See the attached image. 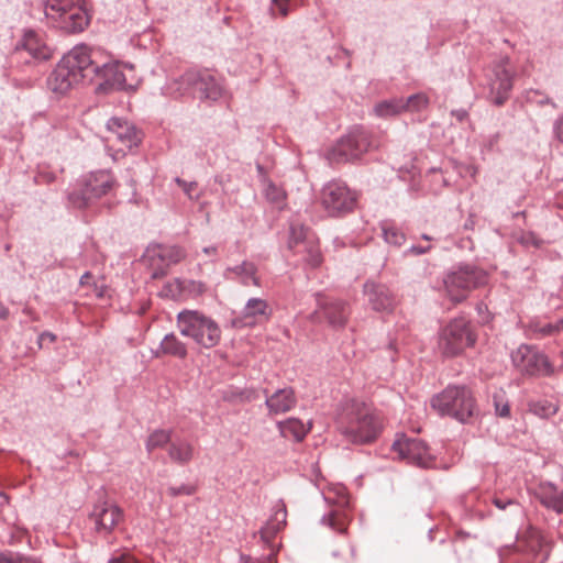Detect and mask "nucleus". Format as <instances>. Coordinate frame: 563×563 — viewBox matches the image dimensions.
I'll use <instances>...</instances> for the list:
<instances>
[{
	"label": "nucleus",
	"mask_w": 563,
	"mask_h": 563,
	"mask_svg": "<svg viewBox=\"0 0 563 563\" xmlns=\"http://www.w3.org/2000/svg\"><path fill=\"white\" fill-rule=\"evenodd\" d=\"M179 334L191 340L199 349L210 350L222 339L220 324L209 314L197 309H183L176 316Z\"/></svg>",
	"instance_id": "obj_2"
},
{
	"label": "nucleus",
	"mask_w": 563,
	"mask_h": 563,
	"mask_svg": "<svg viewBox=\"0 0 563 563\" xmlns=\"http://www.w3.org/2000/svg\"><path fill=\"white\" fill-rule=\"evenodd\" d=\"M511 362L523 375L550 376L553 374L548 356L527 344H521L511 353Z\"/></svg>",
	"instance_id": "obj_10"
},
{
	"label": "nucleus",
	"mask_w": 563,
	"mask_h": 563,
	"mask_svg": "<svg viewBox=\"0 0 563 563\" xmlns=\"http://www.w3.org/2000/svg\"><path fill=\"white\" fill-rule=\"evenodd\" d=\"M114 185V178L108 170L91 172L80 180V190L69 194L68 199L76 208H85L92 200L108 194Z\"/></svg>",
	"instance_id": "obj_7"
},
{
	"label": "nucleus",
	"mask_w": 563,
	"mask_h": 563,
	"mask_svg": "<svg viewBox=\"0 0 563 563\" xmlns=\"http://www.w3.org/2000/svg\"><path fill=\"white\" fill-rule=\"evenodd\" d=\"M350 312V307L345 301L318 294L317 308L310 314V320L312 322L325 320L330 327L341 329L345 327Z\"/></svg>",
	"instance_id": "obj_11"
},
{
	"label": "nucleus",
	"mask_w": 563,
	"mask_h": 563,
	"mask_svg": "<svg viewBox=\"0 0 563 563\" xmlns=\"http://www.w3.org/2000/svg\"><path fill=\"white\" fill-rule=\"evenodd\" d=\"M393 449L401 459L411 464L426 467L431 462L430 450L420 439L402 437L394 442Z\"/></svg>",
	"instance_id": "obj_16"
},
{
	"label": "nucleus",
	"mask_w": 563,
	"mask_h": 563,
	"mask_svg": "<svg viewBox=\"0 0 563 563\" xmlns=\"http://www.w3.org/2000/svg\"><path fill=\"white\" fill-rule=\"evenodd\" d=\"M493 504L500 510H505L508 506L514 505V499L494 497Z\"/></svg>",
	"instance_id": "obj_51"
},
{
	"label": "nucleus",
	"mask_w": 563,
	"mask_h": 563,
	"mask_svg": "<svg viewBox=\"0 0 563 563\" xmlns=\"http://www.w3.org/2000/svg\"><path fill=\"white\" fill-rule=\"evenodd\" d=\"M405 111L404 98H394L378 102L374 107V112L379 118L397 115Z\"/></svg>",
	"instance_id": "obj_33"
},
{
	"label": "nucleus",
	"mask_w": 563,
	"mask_h": 563,
	"mask_svg": "<svg viewBox=\"0 0 563 563\" xmlns=\"http://www.w3.org/2000/svg\"><path fill=\"white\" fill-rule=\"evenodd\" d=\"M46 340H47L49 343H53V342H55V340H56V335H55L54 333H52V332H47V331H45V332L41 333V334L38 335V340H37L40 347H43V344H44V342H45Z\"/></svg>",
	"instance_id": "obj_53"
},
{
	"label": "nucleus",
	"mask_w": 563,
	"mask_h": 563,
	"mask_svg": "<svg viewBox=\"0 0 563 563\" xmlns=\"http://www.w3.org/2000/svg\"><path fill=\"white\" fill-rule=\"evenodd\" d=\"M88 23V14L81 5H69L66 14L57 27L68 33H77L84 31Z\"/></svg>",
	"instance_id": "obj_25"
},
{
	"label": "nucleus",
	"mask_w": 563,
	"mask_h": 563,
	"mask_svg": "<svg viewBox=\"0 0 563 563\" xmlns=\"http://www.w3.org/2000/svg\"><path fill=\"white\" fill-rule=\"evenodd\" d=\"M297 404L295 391L291 387L277 389L272 395H266L265 405L269 415H282L291 410Z\"/></svg>",
	"instance_id": "obj_22"
},
{
	"label": "nucleus",
	"mask_w": 563,
	"mask_h": 563,
	"mask_svg": "<svg viewBox=\"0 0 563 563\" xmlns=\"http://www.w3.org/2000/svg\"><path fill=\"white\" fill-rule=\"evenodd\" d=\"M172 431L164 429L154 430L147 438L145 448L147 452H152L156 449L164 448L167 443L170 442Z\"/></svg>",
	"instance_id": "obj_38"
},
{
	"label": "nucleus",
	"mask_w": 563,
	"mask_h": 563,
	"mask_svg": "<svg viewBox=\"0 0 563 563\" xmlns=\"http://www.w3.org/2000/svg\"><path fill=\"white\" fill-rule=\"evenodd\" d=\"M262 187L263 195L269 203L275 205L279 210L286 207L287 192L282 186L276 185L267 176H264Z\"/></svg>",
	"instance_id": "obj_30"
},
{
	"label": "nucleus",
	"mask_w": 563,
	"mask_h": 563,
	"mask_svg": "<svg viewBox=\"0 0 563 563\" xmlns=\"http://www.w3.org/2000/svg\"><path fill=\"white\" fill-rule=\"evenodd\" d=\"M526 537L532 550L542 549L544 538L537 528L530 526L526 531Z\"/></svg>",
	"instance_id": "obj_46"
},
{
	"label": "nucleus",
	"mask_w": 563,
	"mask_h": 563,
	"mask_svg": "<svg viewBox=\"0 0 563 563\" xmlns=\"http://www.w3.org/2000/svg\"><path fill=\"white\" fill-rule=\"evenodd\" d=\"M514 71L509 67V58L501 57L494 63L488 75L490 95L496 106H501L507 100L512 89Z\"/></svg>",
	"instance_id": "obj_14"
},
{
	"label": "nucleus",
	"mask_w": 563,
	"mask_h": 563,
	"mask_svg": "<svg viewBox=\"0 0 563 563\" xmlns=\"http://www.w3.org/2000/svg\"><path fill=\"white\" fill-rule=\"evenodd\" d=\"M428 104L429 98L423 92H419L404 99L405 111L419 112L424 110Z\"/></svg>",
	"instance_id": "obj_43"
},
{
	"label": "nucleus",
	"mask_w": 563,
	"mask_h": 563,
	"mask_svg": "<svg viewBox=\"0 0 563 563\" xmlns=\"http://www.w3.org/2000/svg\"><path fill=\"white\" fill-rule=\"evenodd\" d=\"M528 409L540 418H549L558 412V406L549 400L530 401Z\"/></svg>",
	"instance_id": "obj_40"
},
{
	"label": "nucleus",
	"mask_w": 563,
	"mask_h": 563,
	"mask_svg": "<svg viewBox=\"0 0 563 563\" xmlns=\"http://www.w3.org/2000/svg\"><path fill=\"white\" fill-rule=\"evenodd\" d=\"M487 283L485 271L473 265H460L446 272L443 285L448 297L453 302L465 300L468 294Z\"/></svg>",
	"instance_id": "obj_4"
},
{
	"label": "nucleus",
	"mask_w": 563,
	"mask_h": 563,
	"mask_svg": "<svg viewBox=\"0 0 563 563\" xmlns=\"http://www.w3.org/2000/svg\"><path fill=\"white\" fill-rule=\"evenodd\" d=\"M185 74H183L179 78H175L167 82L166 91L170 96H184L186 93L195 92V86H187L186 80H184Z\"/></svg>",
	"instance_id": "obj_42"
},
{
	"label": "nucleus",
	"mask_w": 563,
	"mask_h": 563,
	"mask_svg": "<svg viewBox=\"0 0 563 563\" xmlns=\"http://www.w3.org/2000/svg\"><path fill=\"white\" fill-rule=\"evenodd\" d=\"M561 331H563V318L556 322L531 320L527 325V335L534 340L553 336L559 334Z\"/></svg>",
	"instance_id": "obj_26"
},
{
	"label": "nucleus",
	"mask_w": 563,
	"mask_h": 563,
	"mask_svg": "<svg viewBox=\"0 0 563 563\" xmlns=\"http://www.w3.org/2000/svg\"><path fill=\"white\" fill-rule=\"evenodd\" d=\"M274 3L277 5L278 12L282 16H286L288 14V12H289L288 1L277 0V2H274Z\"/></svg>",
	"instance_id": "obj_55"
},
{
	"label": "nucleus",
	"mask_w": 563,
	"mask_h": 563,
	"mask_svg": "<svg viewBox=\"0 0 563 563\" xmlns=\"http://www.w3.org/2000/svg\"><path fill=\"white\" fill-rule=\"evenodd\" d=\"M540 503L558 514H563V492L551 483L541 484L538 492Z\"/></svg>",
	"instance_id": "obj_27"
},
{
	"label": "nucleus",
	"mask_w": 563,
	"mask_h": 563,
	"mask_svg": "<svg viewBox=\"0 0 563 563\" xmlns=\"http://www.w3.org/2000/svg\"><path fill=\"white\" fill-rule=\"evenodd\" d=\"M553 136L558 142L563 144V113L553 122Z\"/></svg>",
	"instance_id": "obj_48"
},
{
	"label": "nucleus",
	"mask_w": 563,
	"mask_h": 563,
	"mask_svg": "<svg viewBox=\"0 0 563 563\" xmlns=\"http://www.w3.org/2000/svg\"><path fill=\"white\" fill-rule=\"evenodd\" d=\"M107 65L111 67V69H107V71H99V77L103 78L108 84L115 86L118 88H123L125 85V77L123 73L119 69V65L117 63H111L109 56H107Z\"/></svg>",
	"instance_id": "obj_36"
},
{
	"label": "nucleus",
	"mask_w": 563,
	"mask_h": 563,
	"mask_svg": "<svg viewBox=\"0 0 563 563\" xmlns=\"http://www.w3.org/2000/svg\"><path fill=\"white\" fill-rule=\"evenodd\" d=\"M493 405L495 408V413L501 418L510 417V406L509 401L506 397V393L504 390H498L493 395Z\"/></svg>",
	"instance_id": "obj_44"
},
{
	"label": "nucleus",
	"mask_w": 563,
	"mask_h": 563,
	"mask_svg": "<svg viewBox=\"0 0 563 563\" xmlns=\"http://www.w3.org/2000/svg\"><path fill=\"white\" fill-rule=\"evenodd\" d=\"M431 408L441 417L467 422L475 413L476 401L472 390L464 385H449L432 396Z\"/></svg>",
	"instance_id": "obj_3"
},
{
	"label": "nucleus",
	"mask_w": 563,
	"mask_h": 563,
	"mask_svg": "<svg viewBox=\"0 0 563 563\" xmlns=\"http://www.w3.org/2000/svg\"><path fill=\"white\" fill-rule=\"evenodd\" d=\"M91 279H92L91 273L86 272L85 274L81 275L79 283L81 286H86V285L90 284Z\"/></svg>",
	"instance_id": "obj_57"
},
{
	"label": "nucleus",
	"mask_w": 563,
	"mask_h": 563,
	"mask_svg": "<svg viewBox=\"0 0 563 563\" xmlns=\"http://www.w3.org/2000/svg\"><path fill=\"white\" fill-rule=\"evenodd\" d=\"M340 433L351 443L373 442L382 430L378 416L363 401L349 398L341 402L338 413Z\"/></svg>",
	"instance_id": "obj_1"
},
{
	"label": "nucleus",
	"mask_w": 563,
	"mask_h": 563,
	"mask_svg": "<svg viewBox=\"0 0 563 563\" xmlns=\"http://www.w3.org/2000/svg\"><path fill=\"white\" fill-rule=\"evenodd\" d=\"M451 115L454 117L457 121L462 122L467 118L468 113L464 109H457V110H452Z\"/></svg>",
	"instance_id": "obj_56"
},
{
	"label": "nucleus",
	"mask_w": 563,
	"mask_h": 563,
	"mask_svg": "<svg viewBox=\"0 0 563 563\" xmlns=\"http://www.w3.org/2000/svg\"><path fill=\"white\" fill-rule=\"evenodd\" d=\"M421 239L424 240V241H428V242L432 240V238L430 235H428V234H422Z\"/></svg>",
	"instance_id": "obj_63"
},
{
	"label": "nucleus",
	"mask_w": 563,
	"mask_h": 563,
	"mask_svg": "<svg viewBox=\"0 0 563 563\" xmlns=\"http://www.w3.org/2000/svg\"><path fill=\"white\" fill-rule=\"evenodd\" d=\"M251 563H275L274 555L269 554V555L265 556L264 559L252 561Z\"/></svg>",
	"instance_id": "obj_58"
},
{
	"label": "nucleus",
	"mask_w": 563,
	"mask_h": 563,
	"mask_svg": "<svg viewBox=\"0 0 563 563\" xmlns=\"http://www.w3.org/2000/svg\"><path fill=\"white\" fill-rule=\"evenodd\" d=\"M22 48L37 60H46L51 58L52 55L51 49L33 31H29L24 34Z\"/></svg>",
	"instance_id": "obj_29"
},
{
	"label": "nucleus",
	"mask_w": 563,
	"mask_h": 563,
	"mask_svg": "<svg viewBox=\"0 0 563 563\" xmlns=\"http://www.w3.org/2000/svg\"><path fill=\"white\" fill-rule=\"evenodd\" d=\"M278 429L284 437H292L296 441H301L309 431L305 423L296 418L278 422Z\"/></svg>",
	"instance_id": "obj_31"
},
{
	"label": "nucleus",
	"mask_w": 563,
	"mask_h": 563,
	"mask_svg": "<svg viewBox=\"0 0 563 563\" xmlns=\"http://www.w3.org/2000/svg\"><path fill=\"white\" fill-rule=\"evenodd\" d=\"M186 257V251L178 245L152 244L143 261L152 269V278L157 279L166 275L167 269Z\"/></svg>",
	"instance_id": "obj_8"
},
{
	"label": "nucleus",
	"mask_w": 563,
	"mask_h": 563,
	"mask_svg": "<svg viewBox=\"0 0 563 563\" xmlns=\"http://www.w3.org/2000/svg\"><path fill=\"white\" fill-rule=\"evenodd\" d=\"M299 254H302L303 260L311 267H317L321 264L322 256L316 240H308Z\"/></svg>",
	"instance_id": "obj_37"
},
{
	"label": "nucleus",
	"mask_w": 563,
	"mask_h": 563,
	"mask_svg": "<svg viewBox=\"0 0 563 563\" xmlns=\"http://www.w3.org/2000/svg\"><path fill=\"white\" fill-rule=\"evenodd\" d=\"M363 291L373 310L380 312H389L393 310L395 299L385 285L367 282L364 284Z\"/></svg>",
	"instance_id": "obj_19"
},
{
	"label": "nucleus",
	"mask_w": 563,
	"mask_h": 563,
	"mask_svg": "<svg viewBox=\"0 0 563 563\" xmlns=\"http://www.w3.org/2000/svg\"><path fill=\"white\" fill-rule=\"evenodd\" d=\"M68 8L69 4L65 0H47L44 4V14L55 26H58Z\"/></svg>",
	"instance_id": "obj_32"
},
{
	"label": "nucleus",
	"mask_w": 563,
	"mask_h": 563,
	"mask_svg": "<svg viewBox=\"0 0 563 563\" xmlns=\"http://www.w3.org/2000/svg\"><path fill=\"white\" fill-rule=\"evenodd\" d=\"M256 169H257V173H258V176H260V180L262 181L263 177L267 176L266 173H265V169L260 164L256 166Z\"/></svg>",
	"instance_id": "obj_60"
},
{
	"label": "nucleus",
	"mask_w": 563,
	"mask_h": 563,
	"mask_svg": "<svg viewBox=\"0 0 563 563\" xmlns=\"http://www.w3.org/2000/svg\"><path fill=\"white\" fill-rule=\"evenodd\" d=\"M202 253L210 257L211 261H217L218 260V255H219V251H218V246L216 245H210V246H206L202 249Z\"/></svg>",
	"instance_id": "obj_52"
},
{
	"label": "nucleus",
	"mask_w": 563,
	"mask_h": 563,
	"mask_svg": "<svg viewBox=\"0 0 563 563\" xmlns=\"http://www.w3.org/2000/svg\"><path fill=\"white\" fill-rule=\"evenodd\" d=\"M539 103H540V104H548V103H550V104H552L553 107H555V104H554V103L551 101V99H550V98H548V97H547V98H544V99H542V100H540V101H539Z\"/></svg>",
	"instance_id": "obj_61"
},
{
	"label": "nucleus",
	"mask_w": 563,
	"mask_h": 563,
	"mask_svg": "<svg viewBox=\"0 0 563 563\" xmlns=\"http://www.w3.org/2000/svg\"><path fill=\"white\" fill-rule=\"evenodd\" d=\"M431 250V245L428 244V245H412L410 246L407 251H406V254L408 255H422V254H426L427 252H429Z\"/></svg>",
	"instance_id": "obj_50"
},
{
	"label": "nucleus",
	"mask_w": 563,
	"mask_h": 563,
	"mask_svg": "<svg viewBox=\"0 0 563 563\" xmlns=\"http://www.w3.org/2000/svg\"><path fill=\"white\" fill-rule=\"evenodd\" d=\"M176 285H177V288L183 291V292H186L192 297H198L200 295H202L206 290H207V286L205 283L200 282V280H194V279H184V280H179V279H176Z\"/></svg>",
	"instance_id": "obj_41"
},
{
	"label": "nucleus",
	"mask_w": 563,
	"mask_h": 563,
	"mask_svg": "<svg viewBox=\"0 0 563 563\" xmlns=\"http://www.w3.org/2000/svg\"><path fill=\"white\" fill-rule=\"evenodd\" d=\"M84 81L62 58L47 78V87L57 95H65Z\"/></svg>",
	"instance_id": "obj_18"
},
{
	"label": "nucleus",
	"mask_w": 563,
	"mask_h": 563,
	"mask_svg": "<svg viewBox=\"0 0 563 563\" xmlns=\"http://www.w3.org/2000/svg\"><path fill=\"white\" fill-rule=\"evenodd\" d=\"M168 456L173 462L185 465L192 461L195 448L188 440L176 439L169 444Z\"/></svg>",
	"instance_id": "obj_28"
},
{
	"label": "nucleus",
	"mask_w": 563,
	"mask_h": 563,
	"mask_svg": "<svg viewBox=\"0 0 563 563\" xmlns=\"http://www.w3.org/2000/svg\"><path fill=\"white\" fill-rule=\"evenodd\" d=\"M382 232L385 242L389 245L401 246L406 241L404 232L391 223L384 222L382 224Z\"/></svg>",
	"instance_id": "obj_39"
},
{
	"label": "nucleus",
	"mask_w": 563,
	"mask_h": 563,
	"mask_svg": "<svg viewBox=\"0 0 563 563\" xmlns=\"http://www.w3.org/2000/svg\"><path fill=\"white\" fill-rule=\"evenodd\" d=\"M321 202L330 216H338L353 209L356 196L344 183L332 180L323 187Z\"/></svg>",
	"instance_id": "obj_12"
},
{
	"label": "nucleus",
	"mask_w": 563,
	"mask_h": 563,
	"mask_svg": "<svg viewBox=\"0 0 563 563\" xmlns=\"http://www.w3.org/2000/svg\"><path fill=\"white\" fill-rule=\"evenodd\" d=\"M9 316L8 308L0 301V319H7Z\"/></svg>",
	"instance_id": "obj_59"
},
{
	"label": "nucleus",
	"mask_w": 563,
	"mask_h": 563,
	"mask_svg": "<svg viewBox=\"0 0 563 563\" xmlns=\"http://www.w3.org/2000/svg\"><path fill=\"white\" fill-rule=\"evenodd\" d=\"M108 563H136V560L129 553H120L112 556Z\"/></svg>",
	"instance_id": "obj_49"
},
{
	"label": "nucleus",
	"mask_w": 563,
	"mask_h": 563,
	"mask_svg": "<svg viewBox=\"0 0 563 563\" xmlns=\"http://www.w3.org/2000/svg\"><path fill=\"white\" fill-rule=\"evenodd\" d=\"M184 80L187 86H195V92L199 93L201 100L217 101L223 95V87L209 71L187 70Z\"/></svg>",
	"instance_id": "obj_15"
},
{
	"label": "nucleus",
	"mask_w": 563,
	"mask_h": 563,
	"mask_svg": "<svg viewBox=\"0 0 563 563\" xmlns=\"http://www.w3.org/2000/svg\"><path fill=\"white\" fill-rule=\"evenodd\" d=\"M154 357L172 356L185 360L188 355L187 344L174 332L167 333L161 341L158 347L153 352Z\"/></svg>",
	"instance_id": "obj_23"
},
{
	"label": "nucleus",
	"mask_w": 563,
	"mask_h": 563,
	"mask_svg": "<svg viewBox=\"0 0 563 563\" xmlns=\"http://www.w3.org/2000/svg\"><path fill=\"white\" fill-rule=\"evenodd\" d=\"M184 192L190 198V199H195V197L192 196V192L196 190L197 188V183L196 181H186L184 183V186L181 187ZM196 199H198V197H196Z\"/></svg>",
	"instance_id": "obj_54"
},
{
	"label": "nucleus",
	"mask_w": 563,
	"mask_h": 563,
	"mask_svg": "<svg viewBox=\"0 0 563 563\" xmlns=\"http://www.w3.org/2000/svg\"><path fill=\"white\" fill-rule=\"evenodd\" d=\"M308 240H314V238L309 236L308 229L299 223L290 224V233H289V247L295 251V253H300L301 247L305 246V243Z\"/></svg>",
	"instance_id": "obj_34"
},
{
	"label": "nucleus",
	"mask_w": 563,
	"mask_h": 563,
	"mask_svg": "<svg viewBox=\"0 0 563 563\" xmlns=\"http://www.w3.org/2000/svg\"><path fill=\"white\" fill-rule=\"evenodd\" d=\"M175 183H176L178 186L183 187V186H184V183H186V180H184V179H181V178H179V177H176V178H175Z\"/></svg>",
	"instance_id": "obj_62"
},
{
	"label": "nucleus",
	"mask_w": 563,
	"mask_h": 563,
	"mask_svg": "<svg viewBox=\"0 0 563 563\" xmlns=\"http://www.w3.org/2000/svg\"><path fill=\"white\" fill-rule=\"evenodd\" d=\"M123 510L114 503L100 500L96 503L89 514L93 530L101 537H108L123 520Z\"/></svg>",
	"instance_id": "obj_13"
},
{
	"label": "nucleus",
	"mask_w": 563,
	"mask_h": 563,
	"mask_svg": "<svg viewBox=\"0 0 563 563\" xmlns=\"http://www.w3.org/2000/svg\"><path fill=\"white\" fill-rule=\"evenodd\" d=\"M347 516L343 510H332L321 518V523L339 533L346 531Z\"/></svg>",
	"instance_id": "obj_35"
},
{
	"label": "nucleus",
	"mask_w": 563,
	"mask_h": 563,
	"mask_svg": "<svg viewBox=\"0 0 563 563\" xmlns=\"http://www.w3.org/2000/svg\"><path fill=\"white\" fill-rule=\"evenodd\" d=\"M257 265L251 261H243L242 263L229 266L224 269L223 276L225 279L236 282L242 286L261 287V278L258 276Z\"/></svg>",
	"instance_id": "obj_21"
},
{
	"label": "nucleus",
	"mask_w": 563,
	"mask_h": 563,
	"mask_svg": "<svg viewBox=\"0 0 563 563\" xmlns=\"http://www.w3.org/2000/svg\"><path fill=\"white\" fill-rule=\"evenodd\" d=\"M63 58L82 80H92L99 71L111 69L107 65V55L102 49L85 44L75 46Z\"/></svg>",
	"instance_id": "obj_5"
},
{
	"label": "nucleus",
	"mask_w": 563,
	"mask_h": 563,
	"mask_svg": "<svg viewBox=\"0 0 563 563\" xmlns=\"http://www.w3.org/2000/svg\"><path fill=\"white\" fill-rule=\"evenodd\" d=\"M476 342L472 324L465 318H455L450 321L439 334V349L446 357L461 354L465 349Z\"/></svg>",
	"instance_id": "obj_6"
},
{
	"label": "nucleus",
	"mask_w": 563,
	"mask_h": 563,
	"mask_svg": "<svg viewBox=\"0 0 563 563\" xmlns=\"http://www.w3.org/2000/svg\"><path fill=\"white\" fill-rule=\"evenodd\" d=\"M240 317L245 325L262 324L271 319L272 308L265 299L252 297L245 302Z\"/></svg>",
	"instance_id": "obj_20"
},
{
	"label": "nucleus",
	"mask_w": 563,
	"mask_h": 563,
	"mask_svg": "<svg viewBox=\"0 0 563 563\" xmlns=\"http://www.w3.org/2000/svg\"><path fill=\"white\" fill-rule=\"evenodd\" d=\"M371 146L369 134L363 128H354L332 147L329 158L334 163H344L358 158Z\"/></svg>",
	"instance_id": "obj_9"
},
{
	"label": "nucleus",
	"mask_w": 563,
	"mask_h": 563,
	"mask_svg": "<svg viewBox=\"0 0 563 563\" xmlns=\"http://www.w3.org/2000/svg\"><path fill=\"white\" fill-rule=\"evenodd\" d=\"M0 563H41V561L31 555H25L14 551H1Z\"/></svg>",
	"instance_id": "obj_45"
},
{
	"label": "nucleus",
	"mask_w": 563,
	"mask_h": 563,
	"mask_svg": "<svg viewBox=\"0 0 563 563\" xmlns=\"http://www.w3.org/2000/svg\"><path fill=\"white\" fill-rule=\"evenodd\" d=\"M107 129L111 133L112 139L120 143L119 151L125 152L139 146L142 141V132L128 120L113 117L108 120Z\"/></svg>",
	"instance_id": "obj_17"
},
{
	"label": "nucleus",
	"mask_w": 563,
	"mask_h": 563,
	"mask_svg": "<svg viewBox=\"0 0 563 563\" xmlns=\"http://www.w3.org/2000/svg\"><path fill=\"white\" fill-rule=\"evenodd\" d=\"M196 492V487L190 484H181L178 487L170 486L167 489V493L170 497H177L180 495L190 496Z\"/></svg>",
	"instance_id": "obj_47"
},
{
	"label": "nucleus",
	"mask_w": 563,
	"mask_h": 563,
	"mask_svg": "<svg viewBox=\"0 0 563 563\" xmlns=\"http://www.w3.org/2000/svg\"><path fill=\"white\" fill-rule=\"evenodd\" d=\"M388 349H389L391 352H393V351H395V345H394V343H391V342H390V343L388 344Z\"/></svg>",
	"instance_id": "obj_64"
},
{
	"label": "nucleus",
	"mask_w": 563,
	"mask_h": 563,
	"mask_svg": "<svg viewBox=\"0 0 563 563\" xmlns=\"http://www.w3.org/2000/svg\"><path fill=\"white\" fill-rule=\"evenodd\" d=\"M287 509L283 500H278L273 507V514L266 525L261 529L260 533L264 542L269 543L271 540L286 525Z\"/></svg>",
	"instance_id": "obj_24"
}]
</instances>
